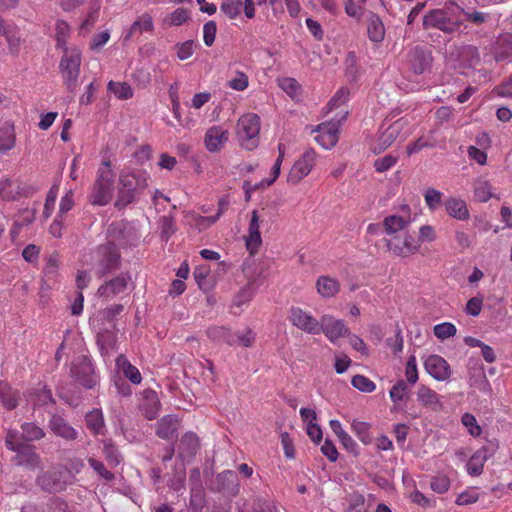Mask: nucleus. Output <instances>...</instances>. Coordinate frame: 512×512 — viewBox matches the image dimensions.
<instances>
[{
    "label": "nucleus",
    "instance_id": "nucleus-8",
    "mask_svg": "<svg viewBox=\"0 0 512 512\" xmlns=\"http://www.w3.org/2000/svg\"><path fill=\"white\" fill-rule=\"evenodd\" d=\"M498 449V441H489V445L482 446L475 451L466 463V471L470 476L477 477L483 473L487 460L494 455Z\"/></svg>",
    "mask_w": 512,
    "mask_h": 512
},
{
    "label": "nucleus",
    "instance_id": "nucleus-7",
    "mask_svg": "<svg viewBox=\"0 0 512 512\" xmlns=\"http://www.w3.org/2000/svg\"><path fill=\"white\" fill-rule=\"evenodd\" d=\"M288 320L292 326L307 334L319 335L320 330L322 329L320 319H317L310 311L299 306L290 307L288 311Z\"/></svg>",
    "mask_w": 512,
    "mask_h": 512
},
{
    "label": "nucleus",
    "instance_id": "nucleus-22",
    "mask_svg": "<svg viewBox=\"0 0 512 512\" xmlns=\"http://www.w3.org/2000/svg\"><path fill=\"white\" fill-rule=\"evenodd\" d=\"M315 288L317 293L324 299H331L340 292V282L329 275H321L316 279Z\"/></svg>",
    "mask_w": 512,
    "mask_h": 512
},
{
    "label": "nucleus",
    "instance_id": "nucleus-62",
    "mask_svg": "<svg viewBox=\"0 0 512 512\" xmlns=\"http://www.w3.org/2000/svg\"><path fill=\"white\" fill-rule=\"evenodd\" d=\"M483 305V297L482 296H476L472 297L470 300H468L466 304V312L467 314L471 316H478L482 310Z\"/></svg>",
    "mask_w": 512,
    "mask_h": 512
},
{
    "label": "nucleus",
    "instance_id": "nucleus-36",
    "mask_svg": "<svg viewBox=\"0 0 512 512\" xmlns=\"http://www.w3.org/2000/svg\"><path fill=\"white\" fill-rule=\"evenodd\" d=\"M20 194V186L9 178L0 180V197L5 201L16 200Z\"/></svg>",
    "mask_w": 512,
    "mask_h": 512
},
{
    "label": "nucleus",
    "instance_id": "nucleus-58",
    "mask_svg": "<svg viewBox=\"0 0 512 512\" xmlns=\"http://www.w3.org/2000/svg\"><path fill=\"white\" fill-rule=\"evenodd\" d=\"M88 463L102 479L106 481H111L114 479V474L107 470L101 461H98L94 458H89Z\"/></svg>",
    "mask_w": 512,
    "mask_h": 512
},
{
    "label": "nucleus",
    "instance_id": "nucleus-46",
    "mask_svg": "<svg viewBox=\"0 0 512 512\" xmlns=\"http://www.w3.org/2000/svg\"><path fill=\"white\" fill-rule=\"evenodd\" d=\"M41 506L43 512H70L67 501L58 496L50 497Z\"/></svg>",
    "mask_w": 512,
    "mask_h": 512
},
{
    "label": "nucleus",
    "instance_id": "nucleus-26",
    "mask_svg": "<svg viewBox=\"0 0 512 512\" xmlns=\"http://www.w3.org/2000/svg\"><path fill=\"white\" fill-rule=\"evenodd\" d=\"M426 371L437 380L448 378V364L445 359L438 355H430L425 360Z\"/></svg>",
    "mask_w": 512,
    "mask_h": 512
},
{
    "label": "nucleus",
    "instance_id": "nucleus-33",
    "mask_svg": "<svg viewBox=\"0 0 512 512\" xmlns=\"http://www.w3.org/2000/svg\"><path fill=\"white\" fill-rule=\"evenodd\" d=\"M19 393L13 390L8 383L0 381V403L8 409L12 410L17 407Z\"/></svg>",
    "mask_w": 512,
    "mask_h": 512
},
{
    "label": "nucleus",
    "instance_id": "nucleus-12",
    "mask_svg": "<svg viewBox=\"0 0 512 512\" xmlns=\"http://www.w3.org/2000/svg\"><path fill=\"white\" fill-rule=\"evenodd\" d=\"M101 259L97 274L103 277L106 274L116 270L119 266L120 254L115 245L109 243L100 248Z\"/></svg>",
    "mask_w": 512,
    "mask_h": 512
},
{
    "label": "nucleus",
    "instance_id": "nucleus-39",
    "mask_svg": "<svg viewBox=\"0 0 512 512\" xmlns=\"http://www.w3.org/2000/svg\"><path fill=\"white\" fill-rule=\"evenodd\" d=\"M5 445L11 451H17L20 448L28 445L25 435L16 429H9L5 437Z\"/></svg>",
    "mask_w": 512,
    "mask_h": 512
},
{
    "label": "nucleus",
    "instance_id": "nucleus-24",
    "mask_svg": "<svg viewBox=\"0 0 512 512\" xmlns=\"http://www.w3.org/2000/svg\"><path fill=\"white\" fill-rule=\"evenodd\" d=\"M228 140V131L221 126L210 127L205 134V146L210 152H217Z\"/></svg>",
    "mask_w": 512,
    "mask_h": 512
},
{
    "label": "nucleus",
    "instance_id": "nucleus-15",
    "mask_svg": "<svg viewBox=\"0 0 512 512\" xmlns=\"http://www.w3.org/2000/svg\"><path fill=\"white\" fill-rule=\"evenodd\" d=\"M314 140L324 149L334 147L338 142L339 124L335 122L321 123L316 129Z\"/></svg>",
    "mask_w": 512,
    "mask_h": 512
},
{
    "label": "nucleus",
    "instance_id": "nucleus-60",
    "mask_svg": "<svg viewBox=\"0 0 512 512\" xmlns=\"http://www.w3.org/2000/svg\"><path fill=\"white\" fill-rule=\"evenodd\" d=\"M104 455L106 460L112 466H117L121 462V456L117 448L112 444L104 445Z\"/></svg>",
    "mask_w": 512,
    "mask_h": 512
},
{
    "label": "nucleus",
    "instance_id": "nucleus-14",
    "mask_svg": "<svg viewBox=\"0 0 512 512\" xmlns=\"http://www.w3.org/2000/svg\"><path fill=\"white\" fill-rule=\"evenodd\" d=\"M451 58L457 63L454 65V68L459 69L474 67L479 62L478 50L471 45L455 48L450 54Z\"/></svg>",
    "mask_w": 512,
    "mask_h": 512
},
{
    "label": "nucleus",
    "instance_id": "nucleus-13",
    "mask_svg": "<svg viewBox=\"0 0 512 512\" xmlns=\"http://www.w3.org/2000/svg\"><path fill=\"white\" fill-rule=\"evenodd\" d=\"M320 325L322 326L320 334L323 333L331 342H335L349 332L344 321L336 319L329 314L321 316Z\"/></svg>",
    "mask_w": 512,
    "mask_h": 512
},
{
    "label": "nucleus",
    "instance_id": "nucleus-11",
    "mask_svg": "<svg viewBox=\"0 0 512 512\" xmlns=\"http://www.w3.org/2000/svg\"><path fill=\"white\" fill-rule=\"evenodd\" d=\"M140 186L142 188L146 186L145 180L140 181L133 174H122L120 176V188L116 204L118 206H126L132 203L135 199L136 190Z\"/></svg>",
    "mask_w": 512,
    "mask_h": 512
},
{
    "label": "nucleus",
    "instance_id": "nucleus-64",
    "mask_svg": "<svg viewBox=\"0 0 512 512\" xmlns=\"http://www.w3.org/2000/svg\"><path fill=\"white\" fill-rule=\"evenodd\" d=\"M494 93L500 97L512 98V75L505 82L496 86Z\"/></svg>",
    "mask_w": 512,
    "mask_h": 512
},
{
    "label": "nucleus",
    "instance_id": "nucleus-63",
    "mask_svg": "<svg viewBox=\"0 0 512 512\" xmlns=\"http://www.w3.org/2000/svg\"><path fill=\"white\" fill-rule=\"evenodd\" d=\"M39 254L40 247L36 246L35 244L27 245L22 251V257L24 258V260L31 264L37 262Z\"/></svg>",
    "mask_w": 512,
    "mask_h": 512
},
{
    "label": "nucleus",
    "instance_id": "nucleus-30",
    "mask_svg": "<svg viewBox=\"0 0 512 512\" xmlns=\"http://www.w3.org/2000/svg\"><path fill=\"white\" fill-rule=\"evenodd\" d=\"M115 365L131 383L138 385L142 382V376L139 369L132 365L123 354H120L116 358Z\"/></svg>",
    "mask_w": 512,
    "mask_h": 512
},
{
    "label": "nucleus",
    "instance_id": "nucleus-20",
    "mask_svg": "<svg viewBox=\"0 0 512 512\" xmlns=\"http://www.w3.org/2000/svg\"><path fill=\"white\" fill-rule=\"evenodd\" d=\"M180 426V421L173 414L165 415L156 423L155 433L164 440H171L175 437Z\"/></svg>",
    "mask_w": 512,
    "mask_h": 512
},
{
    "label": "nucleus",
    "instance_id": "nucleus-38",
    "mask_svg": "<svg viewBox=\"0 0 512 512\" xmlns=\"http://www.w3.org/2000/svg\"><path fill=\"white\" fill-rule=\"evenodd\" d=\"M474 196L477 201L485 203L491 198L496 197L493 188L487 180L479 179L474 184Z\"/></svg>",
    "mask_w": 512,
    "mask_h": 512
},
{
    "label": "nucleus",
    "instance_id": "nucleus-31",
    "mask_svg": "<svg viewBox=\"0 0 512 512\" xmlns=\"http://www.w3.org/2000/svg\"><path fill=\"white\" fill-rule=\"evenodd\" d=\"M87 428L93 435H102L105 431L103 413L99 409H93L85 415Z\"/></svg>",
    "mask_w": 512,
    "mask_h": 512
},
{
    "label": "nucleus",
    "instance_id": "nucleus-34",
    "mask_svg": "<svg viewBox=\"0 0 512 512\" xmlns=\"http://www.w3.org/2000/svg\"><path fill=\"white\" fill-rule=\"evenodd\" d=\"M14 126L5 122L0 125V152H7L15 146Z\"/></svg>",
    "mask_w": 512,
    "mask_h": 512
},
{
    "label": "nucleus",
    "instance_id": "nucleus-3",
    "mask_svg": "<svg viewBox=\"0 0 512 512\" xmlns=\"http://www.w3.org/2000/svg\"><path fill=\"white\" fill-rule=\"evenodd\" d=\"M82 55L77 47L65 48L60 60L59 69L64 84L70 92L75 91L80 74Z\"/></svg>",
    "mask_w": 512,
    "mask_h": 512
},
{
    "label": "nucleus",
    "instance_id": "nucleus-57",
    "mask_svg": "<svg viewBox=\"0 0 512 512\" xmlns=\"http://www.w3.org/2000/svg\"><path fill=\"white\" fill-rule=\"evenodd\" d=\"M217 25L214 21L210 20L203 26V40L206 46L213 45L216 37Z\"/></svg>",
    "mask_w": 512,
    "mask_h": 512
},
{
    "label": "nucleus",
    "instance_id": "nucleus-43",
    "mask_svg": "<svg viewBox=\"0 0 512 512\" xmlns=\"http://www.w3.org/2000/svg\"><path fill=\"white\" fill-rule=\"evenodd\" d=\"M450 216L461 221L468 220L470 218V212L466 201L457 198H450Z\"/></svg>",
    "mask_w": 512,
    "mask_h": 512
},
{
    "label": "nucleus",
    "instance_id": "nucleus-61",
    "mask_svg": "<svg viewBox=\"0 0 512 512\" xmlns=\"http://www.w3.org/2000/svg\"><path fill=\"white\" fill-rule=\"evenodd\" d=\"M455 240L458 247L461 249V251H463L472 246L474 242V236L468 234L465 231H456Z\"/></svg>",
    "mask_w": 512,
    "mask_h": 512
},
{
    "label": "nucleus",
    "instance_id": "nucleus-35",
    "mask_svg": "<svg viewBox=\"0 0 512 512\" xmlns=\"http://www.w3.org/2000/svg\"><path fill=\"white\" fill-rule=\"evenodd\" d=\"M208 337L215 342H224L230 346H234V335L232 331L224 326H214L207 330Z\"/></svg>",
    "mask_w": 512,
    "mask_h": 512
},
{
    "label": "nucleus",
    "instance_id": "nucleus-9",
    "mask_svg": "<svg viewBox=\"0 0 512 512\" xmlns=\"http://www.w3.org/2000/svg\"><path fill=\"white\" fill-rule=\"evenodd\" d=\"M317 154L313 149H307L294 163L287 175V182L296 185L305 178L316 163Z\"/></svg>",
    "mask_w": 512,
    "mask_h": 512
},
{
    "label": "nucleus",
    "instance_id": "nucleus-18",
    "mask_svg": "<svg viewBox=\"0 0 512 512\" xmlns=\"http://www.w3.org/2000/svg\"><path fill=\"white\" fill-rule=\"evenodd\" d=\"M130 276L121 273L114 279L105 282L98 288V294L100 297L112 298L127 289Z\"/></svg>",
    "mask_w": 512,
    "mask_h": 512
},
{
    "label": "nucleus",
    "instance_id": "nucleus-2",
    "mask_svg": "<svg viewBox=\"0 0 512 512\" xmlns=\"http://www.w3.org/2000/svg\"><path fill=\"white\" fill-rule=\"evenodd\" d=\"M36 483L45 492L62 493L73 484V474L68 471L67 466L56 464L40 473Z\"/></svg>",
    "mask_w": 512,
    "mask_h": 512
},
{
    "label": "nucleus",
    "instance_id": "nucleus-41",
    "mask_svg": "<svg viewBox=\"0 0 512 512\" xmlns=\"http://www.w3.org/2000/svg\"><path fill=\"white\" fill-rule=\"evenodd\" d=\"M418 400L425 406L433 410H438L441 407L439 397L436 392L428 387L422 386L418 390Z\"/></svg>",
    "mask_w": 512,
    "mask_h": 512
},
{
    "label": "nucleus",
    "instance_id": "nucleus-25",
    "mask_svg": "<svg viewBox=\"0 0 512 512\" xmlns=\"http://www.w3.org/2000/svg\"><path fill=\"white\" fill-rule=\"evenodd\" d=\"M430 56L421 48H412L407 55L409 69L415 74L423 73L430 65Z\"/></svg>",
    "mask_w": 512,
    "mask_h": 512
},
{
    "label": "nucleus",
    "instance_id": "nucleus-32",
    "mask_svg": "<svg viewBox=\"0 0 512 512\" xmlns=\"http://www.w3.org/2000/svg\"><path fill=\"white\" fill-rule=\"evenodd\" d=\"M154 29L153 19L150 14L143 13L131 25L125 39L133 37L135 33L151 32Z\"/></svg>",
    "mask_w": 512,
    "mask_h": 512
},
{
    "label": "nucleus",
    "instance_id": "nucleus-47",
    "mask_svg": "<svg viewBox=\"0 0 512 512\" xmlns=\"http://www.w3.org/2000/svg\"><path fill=\"white\" fill-rule=\"evenodd\" d=\"M21 429L25 435L27 442L38 441L45 437L46 433L43 428L39 427L35 423L25 422L21 425Z\"/></svg>",
    "mask_w": 512,
    "mask_h": 512
},
{
    "label": "nucleus",
    "instance_id": "nucleus-19",
    "mask_svg": "<svg viewBox=\"0 0 512 512\" xmlns=\"http://www.w3.org/2000/svg\"><path fill=\"white\" fill-rule=\"evenodd\" d=\"M199 449V437L194 432L182 435L178 444V456L183 461H190Z\"/></svg>",
    "mask_w": 512,
    "mask_h": 512
},
{
    "label": "nucleus",
    "instance_id": "nucleus-53",
    "mask_svg": "<svg viewBox=\"0 0 512 512\" xmlns=\"http://www.w3.org/2000/svg\"><path fill=\"white\" fill-rule=\"evenodd\" d=\"M408 392L407 384L403 380L397 381L390 390V398L394 403L405 400Z\"/></svg>",
    "mask_w": 512,
    "mask_h": 512
},
{
    "label": "nucleus",
    "instance_id": "nucleus-49",
    "mask_svg": "<svg viewBox=\"0 0 512 512\" xmlns=\"http://www.w3.org/2000/svg\"><path fill=\"white\" fill-rule=\"evenodd\" d=\"M461 423L466 428L470 436L477 438L482 433V428L478 424L476 418L471 413H465L461 417Z\"/></svg>",
    "mask_w": 512,
    "mask_h": 512
},
{
    "label": "nucleus",
    "instance_id": "nucleus-48",
    "mask_svg": "<svg viewBox=\"0 0 512 512\" xmlns=\"http://www.w3.org/2000/svg\"><path fill=\"white\" fill-rule=\"evenodd\" d=\"M232 335H234L235 339L234 345H241L243 347H251L256 338L255 333L250 328L232 332Z\"/></svg>",
    "mask_w": 512,
    "mask_h": 512
},
{
    "label": "nucleus",
    "instance_id": "nucleus-42",
    "mask_svg": "<svg viewBox=\"0 0 512 512\" xmlns=\"http://www.w3.org/2000/svg\"><path fill=\"white\" fill-rule=\"evenodd\" d=\"M351 429L364 445H369L372 443L373 438L370 432L371 425L369 423L354 420L351 424Z\"/></svg>",
    "mask_w": 512,
    "mask_h": 512
},
{
    "label": "nucleus",
    "instance_id": "nucleus-56",
    "mask_svg": "<svg viewBox=\"0 0 512 512\" xmlns=\"http://www.w3.org/2000/svg\"><path fill=\"white\" fill-rule=\"evenodd\" d=\"M56 198H57V190L54 188H51L46 195V200H45V204H44V209H43V214H42V217L44 220H47L52 215V212L54 210L55 203H56Z\"/></svg>",
    "mask_w": 512,
    "mask_h": 512
},
{
    "label": "nucleus",
    "instance_id": "nucleus-21",
    "mask_svg": "<svg viewBox=\"0 0 512 512\" xmlns=\"http://www.w3.org/2000/svg\"><path fill=\"white\" fill-rule=\"evenodd\" d=\"M161 408L158 394L152 389L143 391V399L140 404V410L148 420L157 418Z\"/></svg>",
    "mask_w": 512,
    "mask_h": 512
},
{
    "label": "nucleus",
    "instance_id": "nucleus-5",
    "mask_svg": "<svg viewBox=\"0 0 512 512\" xmlns=\"http://www.w3.org/2000/svg\"><path fill=\"white\" fill-rule=\"evenodd\" d=\"M236 131L243 146L252 149L258 142L260 117L254 113L242 115L237 122Z\"/></svg>",
    "mask_w": 512,
    "mask_h": 512
},
{
    "label": "nucleus",
    "instance_id": "nucleus-51",
    "mask_svg": "<svg viewBox=\"0 0 512 512\" xmlns=\"http://www.w3.org/2000/svg\"><path fill=\"white\" fill-rule=\"evenodd\" d=\"M189 18V12L185 8H177L165 18V23L170 26H180Z\"/></svg>",
    "mask_w": 512,
    "mask_h": 512
},
{
    "label": "nucleus",
    "instance_id": "nucleus-17",
    "mask_svg": "<svg viewBox=\"0 0 512 512\" xmlns=\"http://www.w3.org/2000/svg\"><path fill=\"white\" fill-rule=\"evenodd\" d=\"M245 244L250 255H255L262 244L259 215L257 210H253L251 213L248 235L245 237Z\"/></svg>",
    "mask_w": 512,
    "mask_h": 512
},
{
    "label": "nucleus",
    "instance_id": "nucleus-28",
    "mask_svg": "<svg viewBox=\"0 0 512 512\" xmlns=\"http://www.w3.org/2000/svg\"><path fill=\"white\" fill-rule=\"evenodd\" d=\"M423 25L425 29L436 28L443 32L448 31V16L443 9H434L424 16Z\"/></svg>",
    "mask_w": 512,
    "mask_h": 512
},
{
    "label": "nucleus",
    "instance_id": "nucleus-37",
    "mask_svg": "<svg viewBox=\"0 0 512 512\" xmlns=\"http://www.w3.org/2000/svg\"><path fill=\"white\" fill-rule=\"evenodd\" d=\"M255 295V290L252 283H248L241 287L232 299L231 308L241 309L244 305L248 304Z\"/></svg>",
    "mask_w": 512,
    "mask_h": 512
},
{
    "label": "nucleus",
    "instance_id": "nucleus-40",
    "mask_svg": "<svg viewBox=\"0 0 512 512\" xmlns=\"http://www.w3.org/2000/svg\"><path fill=\"white\" fill-rule=\"evenodd\" d=\"M71 28L64 20H57L55 25L56 47L64 50L67 47V41L70 38Z\"/></svg>",
    "mask_w": 512,
    "mask_h": 512
},
{
    "label": "nucleus",
    "instance_id": "nucleus-44",
    "mask_svg": "<svg viewBox=\"0 0 512 512\" xmlns=\"http://www.w3.org/2000/svg\"><path fill=\"white\" fill-rule=\"evenodd\" d=\"M107 89L120 100H127L133 97V89L126 82H115L111 80L108 82Z\"/></svg>",
    "mask_w": 512,
    "mask_h": 512
},
{
    "label": "nucleus",
    "instance_id": "nucleus-10",
    "mask_svg": "<svg viewBox=\"0 0 512 512\" xmlns=\"http://www.w3.org/2000/svg\"><path fill=\"white\" fill-rule=\"evenodd\" d=\"M407 126V121L399 119L389 125L377 139V143L373 146L372 150L378 154L390 147L399 137L405 138L407 131L403 133Z\"/></svg>",
    "mask_w": 512,
    "mask_h": 512
},
{
    "label": "nucleus",
    "instance_id": "nucleus-29",
    "mask_svg": "<svg viewBox=\"0 0 512 512\" xmlns=\"http://www.w3.org/2000/svg\"><path fill=\"white\" fill-rule=\"evenodd\" d=\"M367 35L370 41L381 43L385 37V27L379 15L370 12L367 20Z\"/></svg>",
    "mask_w": 512,
    "mask_h": 512
},
{
    "label": "nucleus",
    "instance_id": "nucleus-16",
    "mask_svg": "<svg viewBox=\"0 0 512 512\" xmlns=\"http://www.w3.org/2000/svg\"><path fill=\"white\" fill-rule=\"evenodd\" d=\"M50 431L66 441L77 439L78 432L60 415L53 414L48 423Z\"/></svg>",
    "mask_w": 512,
    "mask_h": 512
},
{
    "label": "nucleus",
    "instance_id": "nucleus-54",
    "mask_svg": "<svg viewBox=\"0 0 512 512\" xmlns=\"http://www.w3.org/2000/svg\"><path fill=\"white\" fill-rule=\"evenodd\" d=\"M479 500L477 488H468L460 493L456 498V504L459 506L470 505Z\"/></svg>",
    "mask_w": 512,
    "mask_h": 512
},
{
    "label": "nucleus",
    "instance_id": "nucleus-1",
    "mask_svg": "<svg viewBox=\"0 0 512 512\" xmlns=\"http://www.w3.org/2000/svg\"><path fill=\"white\" fill-rule=\"evenodd\" d=\"M116 174L109 160H103L98 171L97 178L89 194V202L92 205L105 206L113 196Z\"/></svg>",
    "mask_w": 512,
    "mask_h": 512
},
{
    "label": "nucleus",
    "instance_id": "nucleus-23",
    "mask_svg": "<svg viewBox=\"0 0 512 512\" xmlns=\"http://www.w3.org/2000/svg\"><path fill=\"white\" fill-rule=\"evenodd\" d=\"M410 221L408 218H404L398 215H389L384 218L382 227L385 232V237H396L407 232V227Z\"/></svg>",
    "mask_w": 512,
    "mask_h": 512
},
{
    "label": "nucleus",
    "instance_id": "nucleus-4",
    "mask_svg": "<svg viewBox=\"0 0 512 512\" xmlns=\"http://www.w3.org/2000/svg\"><path fill=\"white\" fill-rule=\"evenodd\" d=\"M70 373L75 382L86 389H92L99 383V375L87 356L76 357L72 362Z\"/></svg>",
    "mask_w": 512,
    "mask_h": 512
},
{
    "label": "nucleus",
    "instance_id": "nucleus-6",
    "mask_svg": "<svg viewBox=\"0 0 512 512\" xmlns=\"http://www.w3.org/2000/svg\"><path fill=\"white\" fill-rule=\"evenodd\" d=\"M387 251L394 257L407 258L416 254L420 249L419 240L405 232L396 237H384Z\"/></svg>",
    "mask_w": 512,
    "mask_h": 512
},
{
    "label": "nucleus",
    "instance_id": "nucleus-52",
    "mask_svg": "<svg viewBox=\"0 0 512 512\" xmlns=\"http://www.w3.org/2000/svg\"><path fill=\"white\" fill-rule=\"evenodd\" d=\"M248 85V76L242 71H236L234 76L228 81V86L235 91H244Z\"/></svg>",
    "mask_w": 512,
    "mask_h": 512
},
{
    "label": "nucleus",
    "instance_id": "nucleus-59",
    "mask_svg": "<svg viewBox=\"0 0 512 512\" xmlns=\"http://www.w3.org/2000/svg\"><path fill=\"white\" fill-rule=\"evenodd\" d=\"M74 206L73 192L68 191L60 200L59 211L57 215L59 217L65 216Z\"/></svg>",
    "mask_w": 512,
    "mask_h": 512
},
{
    "label": "nucleus",
    "instance_id": "nucleus-45",
    "mask_svg": "<svg viewBox=\"0 0 512 512\" xmlns=\"http://www.w3.org/2000/svg\"><path fill=\"white\" fill-rule=\"evenodd\" d=\"M243 0H221L220 10L229 19H236L242 10Z\"/></svg>",
    "mask_w": 512,
    "mask_h": 512
},
{
    "label": "nucleus",
    "instance_id": "nucleus-27",
    "mask_svg": "<svg viewBox=\"0 0 512 512\" xmlns=\"http://www.w3.org/2000/svg\"><path fill=\"white\" fill-rule=\"evenodd\" d=\"M15 461L18 465L35 469L40 464V456L35 452V447L28 444L17 451Z\"/></svg>",
    "mask_w": 512,
    "mask_h": 512
},
{
    "label": "nucleus",
    "instance_id": "nucleus-55",
    "mask_svg": "<svg viewBox=\"0 0 512 512\" xmlns=\"http://www.w3.org/2000/svg\"><path fill=\"white\" fill-rule=\"evenodd\" d=\"M442 196L443 194L434 188H428L424 194L425 202L431 210H435L440 207Z\"/></svg>",
    "mask_w": 512,
    "mask_h": 512
},
{
    "label": "nucleus",
    "instance_id": "nucleus-50",
    "mask_svg": "<svg viewBox=\"0 0 512 512\" xmlns=\"http://www.w3.org/2000/svg\"><path fill=\"white\" fill-rule=\"evenodd\" d=\"M351 384L354 388L364 393H372L376 389V384L368 377L361 374L353 376Z\"/></svg>",
    "mask_w": 512,
    "mask_h": 512
}]
</instances>
